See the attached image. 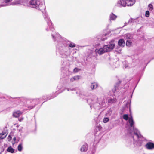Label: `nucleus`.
I'll return each instance as SVG.
<instances>
[{
	"mask_svg": "<svg viewBox=\"0 0 154 154\" xmlns=\"http://www.w3.org/2000/svg\"><path fill=\"white\" fill-rule=\"evenodd\" d=\"M51 36L54 41H57V48L59 49L60 55L62 57H66L70 55V51L69 48L66 46L65 44V42L58 33H55L52 34Z\"/></svg>",
	"mask_w": 154,
	"mask_h": 154,
	"instance_id": "nucleus-1",
	"label": "nucleus"
},
{
	"mask_svg": "<svg viewBox=\"0 0 154 154\" xmlns=\"http://www.w3.org/2000/svg\"><path fill=\"white\" fill-rule=\"evenodd\" d=\"M128 122L129 124L131 129H133V135L132 136L133 143L137 145L138 141H141L143 138V136L140 134L139 131L137 129L134 128L135 122L132 116L129 118Z\"/></svg>",
	"mask_w": 154,
	"mask_h": 154,
	"instance_id": "nucleus-2",
	"label": "nucleus"
},
{
	"mask_svg": "<svg viewBox=\"0 0 154 154\" xmlns=\"http://www.w3.org/2000/svg\"><path fill=\"white\" fill-rule=\"evenodd\" d=\"M114 41H111L109 45H104L103 48H97L95 52L97 55H101L105 52L110 51L112 50L115 46Z\"/></svg>",
	"mask_w": 154,
	"mask_h": 154,
	"instance_id": "nucleus-3",
	"label": "nucleus"
},
{
	"mask_svg": "<svg viewBox=\"0 0 154 154\" xmlns=\"http://www.w3.org/2000/svg\"><path fill=\"white\" fill-rule=\"evenodd\" d=\"M98 98L95 95H92L91 97L87 100V102L90 105V107H93L95 108L97 107H103L105 106V100H104L101 103L97 102Z\"/></svg>",
	"mask_w": 154,
	"mask_h": 154,
	"instance_id": "nucleus-4",
	"label": "nucleus"
},
{
	"mask_svg": "<svg viewBox=\"0 0 154 154\" xmlns=\"http://www.w3.org/2000/svg\"><path fill=\"white\" fill-rule=\"evenodd\" d=\"M135 0H119L117 3V5L119 7H125L126 6H132L135 3Z\"/></svg>",
	"mask_w": 154,
	"mask_h": 154,
	"instance_id": "nucleus-5",
	"label": "nucleus"
},
{
	"mask_svg": "<svg viewBox=\"0 0 154 154\" xmlns=\"http://www.w3.org/2000/svg\"><path fill=\"white\" fill-rule=\"evenodd\" d=\"M32 7L35 8L38 10H41L43 5L41 3L40 1L38 0H32L29 2Z\"/></svg>",
	"mask_w": 154,
	"mask_h": 154,
	"instance_id": "nucleus-6",
	"label": "nucleus"
},
{
	"mask_svg": "<svg viewBox=\"0 0 154 154\" xmlns=\"http://www.w3.org/2000/svg\"><path fill=\"white\" fill-rule=\"evenodd\" d=\"M45 20L47 21L48 27L46 29L47 31H48L50 30L53 32L54 29L51 21L50 20L49 18L47 16H45Z\"/></svg>",
	"mask_w": 154,
	"mask_h": 154,
	"instance_id": "nucleus-7",
	"label": "nucleus"
},
{
	"mask_svg": "<svg viewBox=\"0 0 154 154\" xmlns=\"http://www.w3.org/2000/svg\"><path fill=\"white\" fill-rule=\"evenodd\" d=\"M145 146L148 150H152L154 149V143L151 142H148L145 145Z\"/></svg>",
	"mask_w": 154,
	"mask_h": 154,
	"instance_id": "nucleus-8",
	"label": "nucleus"
},
{
	"mask_svg": "<svg viewBox=\"0 0 154 154\" xmlns=\"http://www.w3.org/2000/svg\"><path fill=\"white\" fill-rule=\"evenodd\" d=\"M117 16V15L114 14L113 13H111L109 16V19L110 21H115Z\"/></svg>",
	"mask_w": 154,
	"mask_h": 154,
	"instance_id": "nucleus-9",
	"label": "nucleus"
},
{
	"mask_svg": "<svg viewBox=\"0 0 154 154\" xmlns=\"http://www.w3.org/2000/svg\"><path fill=\"white\" fill-rule=\"evenodd\" d=\"M88 149V145L86 143H85L81 147L80 150L82 152H85Z\"/></svg>",
	"mask_w": 154,
	"mask_h": 154,
	"instance_id": "nucleus-10",
	"label": "nucleus"
},
{
	"mask_svg": "<svg viewBox=\"0 0 154 154\" xmlns=\"http://www.w3.org/2000/svg\"><path fill=\"white\" fill-rule=\"evenodd\" d=\"M81 77L79 75H76L70 78V82H73L75 81H77L80 79Z\"/></svg>",
	"mask_w": 154,
	"mask_h": 154,
	"instance_id": "nucleus-11",
	"label": "nucleus"
},
{
	"mask_svg": "<svg viewBox=\"0 0 154 154\" xmlns=\"http://www.w3.org/2000/svg\"><path fill=\"white\" fill-rule=\"evenodd\" d=\"M22 114V112L21 111L18 110L13 112V116L14 117L17 118L19 117Z\"/></svg>",
	"mask_w": 154,
	"mask_h": 154,
	"instance_id": "nucleus-12",
	"label": "nucleus"
},
{
	"mask_svg": "<svg viewBox=\"0 0 154 154\" xmlns=\"http://www.w3.org/2000/svg\"><path fill=\"white\" fill-rule=\"evenodd\" d=\"M118 44L120 46L123 47L125 45V41L123 39H120L119 40Z\"/></svg>",
	"mask_w": 154,
	"mask_h": 154,
	"instance_id": "nucleus-13",
	"label": "nucleus"
},
{
	"mask_svg": "<svg viewBox=\"0 0 154 154\" xmlns=\"http://www.w3.org/2000/svg\"><path fill=\"white\" fill-rule=\"evenodd\" d=\"M98 86V84L97 82H93L91 83L90 87L93 90L96 88Z\"/></svg>",
	"mask_w": 154,
	"mask_h": 154,
	"instance_id": "nucleus-14",
	"label": "nucleus"
},
{
	"mask_svg": "<svg viewBox=\"0 0 154 154\" xmlns=\"http://www.w3.org/2000/svg\"><path fill=\"white\" fill-rule=\"evenodd\" d=\"M131 35L130 34H126L124 35V38L126 39L130 40L132 38Z\"/></svg>",
	"mask_w": 154,
	"mask_h": 154,
	"instance_id": "nucleus-15",
	"label": "nucleus"
},
{
	"mask_svg": "<svg viewBox=\"0 0 154 154\" xmlns=\"http://www.w3.org/2000/svg\"><path fill=\"white\" fill-rule=\"evenodd\" d=\"M67 45L69 47L71 48H74L76 46V45L75 44L71 42H68L67 44Z\"/></svg>",
	"mask_w": 154,
	"mask_h": 154,
	"instance_id": "nucleus-16",
	"label": "nucleus"
},
{
	"mask_svg": "<svg viewBox=\"0 0 154 154\" xmlns=\"http://www.w3.org/2000/svg\"><path fill=\"white\" fill-rule=\"evenodd\" d=\"M116 98H110L108 100V102L109 103H112L116 102Z\"/></svg>",
	"mask_w": 154,
	"mask_h": 154,
	"instance_id": "nucleus-17",
	"label": "nucleus"
},
{
	"mask_svg": "<svg viewBox=\"0 0 154 154\" xmlns=\"http://www.w3.org/2000/svg\"><path fill=\"white\" fill-rule=\"evenodd\" d=\"M13 0H4V2L5 3H6V4L4 5H0V7H2V6H4L6 5H9L8 3L11 2V1H12Z\"/></svg>",
	"mask_w": 154,
	"mask_h": 154,
	"instance_id": "nucleus-18",
	"label": "nucleus"
},
{
	"mask_svg": "<svg viewBox=\"0 0 154 154\" xmlns=\"http://www.w3.org/2000/svg\"><path fill=\"white\" fill-rule=\"evenodd\" d=\"M132 44V42L130 39L128 40L126 42V45L128 47H130Z\"/></svg>",
	"mask_w": 154,
	"mask_h": 154,
	"instance_id": "nucleus-19",
	"label": "nucleus"
},
{
	"mask_svg": "<svg viewBox=\"0 0 154 154\" xmlns=\"http://www.w3.org/2000/svg\"><path fill=\"white\" fill-rule=\"evenodd\" d=\"M7 151L11 153H13L14 152V149L11 146L8 147L7 149Z\"/></svg>",
	"mask_w": 154,
	"mask_h": 154,
	"instance_id": "nucleus-20",
	"label": "nucleus"
},
{
	"mask_svg": "<svg viewBox=\"0 0 154 154\" xmlns=\"http://www.w3.org/2000/svg\"><path fill=\"white\" fill-rule=\"evenodd\" d=\"M7 134L5 133H2L0 134V138L1 139H4L6 137Z\"/></svg>",
	"mask_w": 154,
	"mask_h": 154,
	"instance_id": "nucleus-21",
	"label": "nucleus"
},
{
	"mask_svg": "<svg viewBox=\"0 0 154 154\" xmlns=\"http://www.w3.org/2000/svg\"><path fill=\"white\" fill-rule=\"evenodd\" d=\"M22 146L21 144H19L18 146V149L19 151H21L22 149Z\"/></svg>",
	"mask_w": 154,
	"mask_h": 154,
	"instance_id": "nucleus-22",
	"label": "nucleus"
},
{
	"mask_svg": "<svg viewBox=\"0 0 154 154\" xmlns=\"http://www.w3.org/2000/svg\"><path fill=\"white\" fill-rule=\"evenodd\" d=\"M109 118L108 117H106L105 118L103 119V121L104 123H106L107 122L109 121Z\"/></svg>",
	"mask_w": 154,
	"mask_h": 154,
	"instance_id": "nucleus-23",
	"label": "nucleus"
},
{
	"mask_svg": "<svg viewBox=\"0 0 154 154\" xmlns=\"http://www.w3.org/2000/svg\"><path fill=\"white\" fill-rule=\"evenodd\" d=\"M123 118L125 120H127L128 119V115L127 114L124 115L123 116Z\"/></svg>",
	"mask_w": 154,
	"mask_h": 154,
	"instance_id": "nucleus-24",
	"label": "nucleus"
},
{
	"mask_svg": "<svg viewBox=\"0 0 154 154\" xmlns=\"http://www.w3.org/2000/svg\"><path fill=\"white\" fill-rule=\"evenodd\" d=\"M148 8L149 10L152 11L153 8V6L151 4H149L148 5Z\"/></svg>",
	"mask_w": 154,
	"mask_h": 154,
	"instance_id": "nucleus-25",
	"label": "nucleus"
},
{
	"mask_svg": "<svg viewBox=\"0 0 154 154\" xmlns=\"http://www.w3.org/2000/svg\"><path fill=\"white\" fill-rule=\"evenodd\" d=\"M12 3L13 4L15 5H17L20 4V1H14Z\"/></svg>",
	"mask_w": 154,
	"mask_h": 154,
	"instance_id": "nucleus-26",
	"label": "nucleus"
},
{
	"mask_svg": "<svg viewBox=\"0 0 154 154\" xmlns=\"http://www.w3.org/2000/svg\"><path fill=\"white\" fill-rule=\"evenodd\" d=\"M77 94H79V96L82 98H84L83 96L84 95L82 93H81L80 92H79V93H78V92H76Z\"/></svg>",
	"mask_w": 154,
	"mask_h": 154,
	"instance_id": "nucleus-27",
	"label": "nucleus"
},
{
	"mask_svg": "<svg viewBox=\"0 0 154 154\" xmlns=\"http://www.w3.org/2000/svg\"><path fill=\"white\" fill-rule=\"evenodd\" d=\"M145 16L147 17H148L149 16V11H147L146 12Z\"/></svg>",
	"mask_w": 154,
	"mask_h": 154,
	"instance_id": "nucleus-28",
	"label": "nucleus"
},
{
	"mask_svg": "<svg viewBox=\"0 0 154 154\" xmlns=\"http://www.w3.org/2000/svg\"><path fill=\"white\" fill-rule=\"evenodd\" d=\"M80 70V69H78L77 68H75V69H74L73 70V72L75 73H76L78 71H79Z\"/></svg>",
	"mask_w": 154,
	"mask_h": 154,
	"instance_id": "nucleus-29",
	"label": "nucleus"
},
{
	"mask_svg": "<svg viewBox=\"0 0 154 154\" xmlns=\"http://www.w3.org/2000/svg\"><path fill=\"white\" fill-rule=\"evenodd\" d=\"M131 19H130L128 21V22L125 23L124 25V26H126L127 25V24L129 23V22H130V21H131Z\"/></svg>",
	"mask_w": 154,
	"mask_h": 154,
	"instance_id": "nucleus-30",
	"label": "nucleus"
},
{
	"mask_svg": "<svg viewBox=\"0 0 154 154\" xmlns=\"http://www.w3.org/2000/svg\"><path fill=\"white\" fill-rule=\"evenodd\" d=\"M117 87H115L114 88V89H113L112 91L114 93L116 91V89H117Z\"/></svg>",
	"mask_w": 154,
	"mask_h": 154,
	"instance_id": "nucleus-31",
	"label": "nucleus"
},
{
	"mask_svg": "<svg viewBox=\"0 0 154 154\" xmlns=\"http://www.w3.org/2000/svg\"><path fill=\"white\" fill-rule=\"evenodd\" d=\"M66 89L68 91H69L70 90L71 91H73L74 90V89H69V88H66Z\"/></svg>",
	"mask_w": 154,
	"mask_h": 154,
	"instance_id": "nucleus-32",
	"label": "nucleus"
},
{
	"mask_svg": "<svg viewBox=\"0 0 154 154\" xmlns=\"http://www.w3.org/2000/svg\"><path fill=\"white\" fill-rule=\"evenodd\" d=\"M23 119V117L20 118L19 119V120L20 122L22 121Z\"/></svg>",
	"mask_w": 154,
	"mask_h": 154,
	"instance_id": "nucleus-33",
	"label": "nucleus"
},
{
	"mask_svg": "<svg viewBox=\"0 0 154 154\" xmlns=\"http://www.w3.org/2000/svg\"><path fill=\"white\" fill-rule=\"evenodd\" d=\"M106 38H103V37L101 38V40H105V39H106Z\"/></svg>",
	"mask_w": 154,
	"mask_h": 154,
	"instance_id": "nucleus-34",
	"label": "nucleus"
},
{
	"mask_svg": "<svg viewBox=\"0 0 154 154\" xmlns=\"http://www.w3.org/2000/svg\"><path fill=\"white\" fill-rule=\"evenodd\" d=\"M16 140V137H14L13 138V140L14 141H15Z\"/></svg>",
	"mask_w": 154,
	"mask_h": 154,
	"instance_id": "nucleus-35",
	"label": "nucleus"
},
{
	"mask_svg": "<svg viewBox=\"0 0 154 154\" xmlns=\"http://www.w3.org/2000/svg\"><path fill=\"white\" fill-rule=\"evenodd\" d=\"M8 137L9 138H10V140H11V137L10 136H9Z\"/></svg>",
	"mask_w": 154,
	"mask_h": 154,
	"instance_id": "nucleus-36",
	"label": "nucleus"
},
{
	"mask_svg": "<svg viewBox=\"0 0 154 154\" xmlns=\"http://www.w3.org/2000/svg\"><path fill=\"white\" fill-rule=\"evenodd\" d=\"M107 34H105L104 35V36H106V35Z\"/></svg>",
	"mask_w": 154,
	"mask_h": 154,
	"instance_id": "nucleus-37",
	"label": "nucleus"
},
{
	"mask_svg": "<svg viewBox=\"0 0 154 154\" xmlns=\"http://www.w3.org/2000/svg\"><path fill=\"white\" fill-rule=\"evenodd\" d=\"M33 108V107H32L30 108V109H32Z\"/></svg>",
	"mask_w": 154,
	"mask_h": 154,
	"instance_id": "nucleus-38",
	"label": "nucleus"
},
{
	"mask_svg": "<svg viewBox=\"0 0 154 154\" xmlns=\"http://www.w3.org/2000/svg\"><path fill=\"white\" fill-rule=\"evenodd\" d=\"M15 143V142L14 143H13V144H14Z\"/></svg>",
	"mask_w": 154,
	"mask_h": 154,
	"instance_id": "nucleus-39",
	"label": "nucleus"
}]
</instances>
